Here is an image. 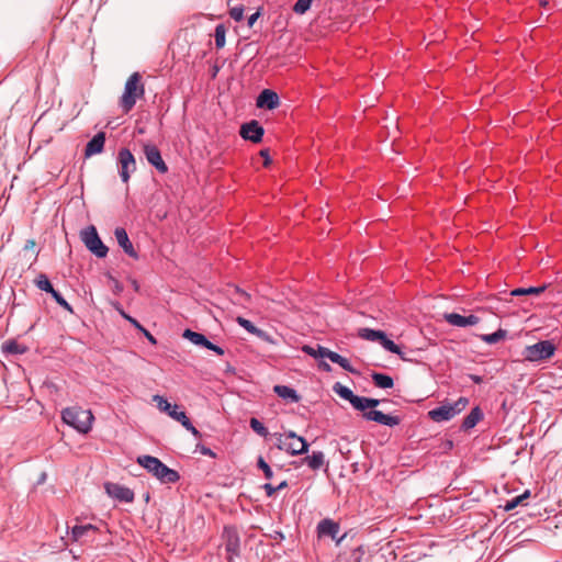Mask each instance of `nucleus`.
Masks as SVG:
<instances>
[{
    "label": "nucleus",
    "mask_w": 562,
    "mask_h": 562,
    "mask_svg": "<svg viewBox=\"0 0 562 562\" xmlns=\"http://www.w3.org/2000/svg\"><path fill=\"white\" fill-rule=\"evenodd\" d=\"M196 450L200 451L201 454H203V456H207V457H211V458H215L216 457L215 452L212 449H210L209 447H205L203 445H200V443L196 445Z\"/></svg>",
    "instance_id": "obj_45"
},
{
    "label": "nucleus",
    "mask_w": 562,
    "mask_h": 562,
    "mask_svg": "<svg viewBox=\"0 0 562 562\" xmlns=\"http://www.w3.org/2000/svg\"><path fill=\"white\" fill-rule=\"evenodd\" d=\"M381 403L380 400L371 398V397H364L356 395L355 398L351 402V406L362 412V417L367 420L375 422L380 425L394 427L400 425L401 418L398 416H392L384 414L381 411L373 409Z\"/></svg>",
    "instance_id": "obj_1"
},
{
    "label": "nucleus",
    "mask_w": 562,
    "mask_h": 562,
    "mask_svg": "<svg viewBox=\"0 0 562 562\" xmlns=\"http://www.w3.org/2000/svg\"><path fill=\"white\" fill-rule=\"evenodd\" d=\"M26 350L25 346L19 344L14 339H9L2 344V351L8 355H23Z\"/></svg>",
    "instance_id": "obj_26"
},
{
    "label": "nucleus",
    "mask_w": 562,
    "mask_h": 562,
    "mask_svg": "<svg viewBox=\"0 0 562 562\" xmlns=\"http://www.w3.org/2000/svg\"><path fill=\"white\" fill-rule=\"evenodd\" d=\"M115 239L123 251L134 259H138V254L134 249L132 241L128 238L127 232L123 227H116L114 231Z\"/></svg>",
    "instance_id": "obj_17"
},
{
    "label": "nucleus",
    "mask_w": 562,
    "mask_h": 562,
    "mask_svg": "<svg viewBox=\"0 0 562 562\" xmlns=\"http://www.w3.org/2000/svg\"><path fill=\"white\" fill-rule=\"evenodd\" d=\"M302 350L304 353L315 358V359H327L328 358V353H329V349L324 347V346H321V345H316V346H310V345H304L302 347Z\"/></svg>",
    "instance_id": "obj_22"
},
{
    "label": "nucleus",
    "mask_w": 562,
    "mask_h": 562,
    "mask_svg": "<svg viewBox=\"0 0 562 562\" xmlns=\"http://www.w3.org/2000/svg\"><path fill=\"white\" fill-rule=\"evenodd\" d=\"M262 487L266 491V494H267L268 497H272L277 493L276 486H273L270 483L263 484Z\"/></svg>",
    "instance_id": "obj_46"
},
{
    "label": "nucleus",
    "mask_w": 562,
    "mask_h": 562,
    "mask_svg": "<svg viewBox=\"0 0 562 562\" xmlns=\"http://www.w3.org/2000/svg\"><path fill=\"white\" fill-rule=\"evenodd\" d=\"M119 173L124 183L130 180L131 173L136 170V161L128 148H121L117 153Z\"/></svg>",
    "instance_id": "obj_9"
},
{
    "label": "nucleus",
    "mask_w": 562,
    "mask_h": 562,
    "mask_svg": "<svg viewBox=\"0 0 562 562\" xmlns=\"http://www.w3.org/2000/svg\"><path fill=\"white\" fill-rule=\"evenodd\" d=\"M286 438H291L286 447V452L291 456L304 454L308 451V442L305 438L296 435L295 431H286Z\"/></svg>",
    "instance_id": "obj_13"
},
{
    "label": "nucleus",
    "mask_w": 562,
    "mask_h": 562,
    "mask_svg": "<svg viewBox=\"0 0 562 562\" xmlns=\"http://www.w3.org/2000/svg\"><path fill=\"white\" fill-rule=\"evenodd\" d=\"M484 417V414L480 406H475L471 412L463 418L461 424V430L468 431L474 428Z\"/></svg>",
    "instance_id": "obj_20"
},
{
    "label": "nucleus",
    "mask_w": 562,
    "mask_h": 562,
    "mask_svg": "<svg viewBox=\"0 0 562 562\" xmlns=\"http://www.w3.org/2000/svg\"><path fill=\"white\" fill-rule=\"evenodd\" d=\"M142 77L138 72H134L127 79L124 92L120 100V105L125 113L130 112L139 98L145 93L144 86L140 83Z\"/></svg>",
    "instance_id": "obj_4"
},
{
    "label": "nucleus",
    "mask_w": 562,
    "mask_h": 562,
    "mask_svg": "<svg viewBox=\"0 0 562 562\" xmlns=\"http://www.w3.org/2000/svg\"><path fill=\"white\" fill-rule=\"evenodd\" d=\"M257 106L260 109L273 110L279 106L280 98L271 89H263L257 97Z\"/></svg>",
    "instance_id": "obj_16"
},
{
    "label": "nucleus",
    "mask_w": 562,
    "mask_h": 562,
    "mask_svg": "<svg viewBox=\"0 0 562 562\" xmlns=\"http://www.w3.org/2000/svg\"><path fill=\"white\" fill-rule=\"evenodd\" d=\"M63 422L80 434H88L92 428L94 416L90 409L79 406L66 407L61 411Z\"/></svg>",
    "instance_id": "obj_3"
},
{
    "label": "nucleus",
    "mask_w": 562,
    "mask_h": 562,
    "mask_svg": "<svg viewBox=\"0 0 562 562\" xmlns=\"http://www.w3.org/2000/svg\"><path fill=\"white\" fill-rule=\"evenodd\" d=\"M105 144V133L99 132L97 133L86 145L85 156L91 157L93 155L100 154L103 151Z\"/></svg>",
    "instance_id": "obj_19"
},
{
    "label": "nucleus",
    "mask_w": 562,
    "mask_h": 562,
    "mask_svg": "<svg viewBox=\"0 0 562 562\" xmlns=\"http://www.w3.org/2000/svg\"><path fill=\"white\" fill-rule=\"evenodd\" d=\"M137 463L161 483L173 484L180 480V474L176 470L170 469L156 457L148 454L139 456Z\"/></svg>",
    "instance_id": "obj_2"
},
{
    "label": "nucleus",
    "mask_w": 562,
    "mask_h": 562,
    "mask_svg": "<svg viewBox=\"0 0 562 562\" xmlns=\"http://www.w3.org/2000/svg\"><path fill=\"white\" fill-rule=\"evenodd\" d=\"M35 285L50 295L56 291L46 274L40 273L34 280Z\"/></svg>",
    "instance_id": "obj_33"
},
{
    "label": "nucleus",
    "mask_w": 562,
    "mask_h": 562,
    "mask_svg": "<svg viewBox=\"0 0 562 562\" xmlns=\"http://www.w3.org/2000/svg\"><path fill=\"white\" fill-rule=\"evenodd\" d=\"M445 318L446 321L452 325V326H456V327H469V326H474L479 323V317L471 314V315H468V316H463L461 314H458V313H450V314H446L445 315Z\"/></svg>",
    "instance_id": "obj_18"
},
{
    "label": "nucleus",
    "mask_w": 562,
    "mask_h": 562,
    "mask_svg": "<svg viewBox=\"0 0 562 562\" xmlns=\"http://www.w3.org/2000/svg\"><path fill=\"white\" fill-rule=\"evenodd\" d=\"M182 337L188 339L195 346L205 348L207 350L214 351L217 356H223L225 353L224 349L212 341H210L205 335L193 331L192 329H184Z\"/></svg>",
    "instance_id": "obj_10"
},
{
    "label": "nucleus",
    "mask_w": 562,
    "mask_h": 562,
    "mask_svg": "<svg viewBox=\"0 0 562 562\" xmlns=\"http://www.w3.org/2000/svg\"><path fill=\"white\" fill-rule=\"evenodd\" d=\"M144 155L147 161L154 166L160 173H166L168 171V167L164 161L160 150L157 146L151 144L144 145Z\"/></svg>",
    "instance_id": "obj_12"
},
{
    "label": "nucleus",
    "mask_w": 562,
    "mask_h": 562,
    "mask_svg": "<svg viewBox=\"0 0 562 562\" xmlns=\"http://www.w3.org/2000/svg\"><path fill=\"white\" fill-rule=\"evenodd\" d=\"M105 490L111 497L120 502L132 503L134 499V492L131 488L123 486L121 484L106 483Z\"/></svg>",
    "instance_id": "obj_14"
},
{
    "label": "nucleus",
    "mask_w": 562,
    "mask_h": 562,
    "mask_svg": "<svg viewBox=\"0 0 562 562\" xmlns=\"http://www.w3.org/2000/svg\"><path fill=\"white\" fill-rule=\"evenodd\" d=\"M225 549L232 555H238L239 554V537L237 536L236 532H228L227 533Z\"/></svg>",
    "instance_id": "obj_27"
},
{
    "label": "nucleus",
    "mask_w": 562,
    "mask_h": 562,
    "mask_svg": "<svg viewBox=\"0 0 562 562\" xmlns=\"http://www.w3.org/2000/svg\"><path fill=\"white\" fill-rule=\"evenodd\" d=\"M371 379L373 384L380 389H391L394 385L393 378L381 372H372Z\"/></svg>",
    "instance_id": "obj_23"
},
{
    "label": "nucleus",
    "mask_w": 562,
    "mask_h": 562,
    "mask_svg": "<svg viewBox=\"0 0 562 562\" xmlns=\"http://www.w3.org/2000/svg\"><path fill=\"white\" fill-rule=\"evenodd\" d=\"M238 324L250 334H258L260 330L249 321L243 317L237 318Z\"/></svg>",
    "instance_id": "obj_42"
},
{
    "label": "nucleus",
    "mask_w": 562,
    "mask_h": 562,
    "mask_svg": "<svg viewBox=\"0 0 562 562\" xmlns=\"http://www.w3.org/2000/svg\"><path fill=\"white\" fill-rule=\"evenodd\" d=\"M286 487H288V482H286L285 480H283L282 482H280V483L276 486V490H277V492H279V491H282V490H284V488H286Z\"/></svg>",
    "instance_id": "obj_53"
},
{
    "label": "nucleus",
    "mask_w": 562,
    "mask_h": 562,
    "mask_svg": "<svg viewBox=\"0 0 562 562\" xmlns=\"http://www.w3.org/2000/svg\"><path fill=\"white\" fill-rule=\"evenodd\" d=\"M260 16V12L259 11H256L255 13H252L248 20H247V25L249 27H252L254 24L256 23V21L258 20V18Z\"/></svg>",
    "instance_id": "obj_47"
},
{
    "label": "nucleus",
    "mask_w": 562,
    "mask_h": 562,
    "mask_svg": "<svg viewBox=\"0 0 562 562\" xmlns=\"http://www.w3.org/2000/svg\"><path fill=\"white\" fill-rule=\"evenodd\" d=\"M53 299L55 300V302L61 306L64 310L72 313V307L71 305L64 299V296L58 292V291H55L53 294H52Z\"/></svg>",
    "instance_id": "obj_41"
},
{
    "label": "nucleus",
    "mask_w": 562,
    "mask_h": 562,
    "mask_svg": "<svg viewBox=\"0 0 562 562\" xmlns=\"http://www.w3.org/2000/svg\"><path fill=\"white\" fill-rule=\"evenodd\" d=\"M384 331L379 329H372V328H360L358 331V336L364 340L369 341H380V338Z\"/></svg>",
    "instance_id": "obj_29"
},
{
    "label": "nucleus",
    "mask_w": 562,
    "mask_h": 562,
    "mask_svg": "<svg viewBox=\"0 0 562 562\" xmlns=\"http://www.w3.org/2000/svg\"><path fill=\"white\" fill-rule=\"evenodd\" d=\"M331 362L334 363H337L339 364L344 370L352 373V374H358L359 372L351 366L350 361L340 356L339 353L335 352V351H329L328 353V358Z\"/></svg>",
    "instance_id": "obj_24"
},
{
    "label": "nucleus",
    "mask_w": 562,
    "mask_h": 562,
    "mask_svg": "<svg viewBox=\"0 0 562 562\" xmlns=\"http://www.w3.org/2000/svg\"><path fill=\"white\" fill-rule=\"evenodd\" d=\"M303 462L306 463L312 470L316 471L324 465L325 456L322 451H313L311 456H306L303 459Z\"/></svg>",
    "instance_id": "obj_25"
},
{
    "label": "nucleus",
    "mask_w": 562,
    "mask_h": 562,
    "mask_svg": "<svg viewBox=\"0 0 562 562\" xmlns=\"http://www.w3.org/2000/svg\"><path fill=\"white\" fill-rule=\"evenodd\" d=\"M333 391L342 400L348 401L350 404L356 396V394L348 386L342 385L340 382H336L334 384Z\"/></svg>",
    "instance_id": "obj_30"
},
{
    "label": "nucleus",
    "mask_w": 562,
    "mask_h": 562,
    "mask_svg": "<svg viewBox=\"0 0 562 562\" xmlns=\"http://www.w3.org/2000/svg\"><path fill=\"white\" fill-rule=\"evenodd\" d=\"M530 496V491L526 490L522 494L508 499L504 505V509L506 512L515 509L517 506L521 505L527 498Z\"/></svg>",
    "instance_id": "obj_34"
},
{
    "label": "nucleus",
    "mask_w": 562,
    "mask_h": 562,
    "mask_svg": "<svg viewBox=\"0 0 562 562\" xmlns=\"http://www.w3.org/2000/svg\"><path fill=\"white\" fill-rule=\"evenodd\" d=\"M469 378L475 384H481L483 382V378L481 375L470 374Z\"/></svg>",
    "instance_id": "obj_51"
},
{
    "label": "nucleus",
    "mask_w": 562,
    "mask_h": 562,
    "mask_svg": "<svg viewBox=\"0 0 562 562\" xmlns=\"http://www.w3.org/2000/svg\"><path fill=\"white\" fill-rule=\"evenodd\" d=\"M116 310L120 313V315L124 319H126L132 326H134L138 330H144V326L136 318L128 315L122 307L117 306Z\"/></svg>",
    "instance_id": "obj_40"
},
{
    "label": "nucleus",
    "mask_w": 562,
    "mask_h": 562,
    "mask_svg": "<svg viewBox=\"0 0 562 562\" xmlns=\"http://www.w3.org/2000/svg\"><path fill=\"white\" fill-rule=\"evenodd\" d=\"M239 134L245 140H250L257 144L262 140L265 130L258 121L251 120L241 124Z\"/></svg>",
    "instance_id": "obj_11"
},
{
    "label": "nucleus",
    "mask_w": 562,
    "mask_h": 562,
    "mask_svg": "<svg viewBox=\"0 0 562 562\" xmlns=\"http://www.w3.org/2000/svg\"><path fill=\"white\" fill-rule=\"evenodd\" d=\"M144 334V336L148 339V341L153 345L157 344L156 338L144 327V330H139Z\"/></svg>",
    "instance_id": "obj_48"
},
{
    "label": "nucleus",
    "mask_w": 562,
    "mask_h": 562,
    "mask_svg": "<svg viewBox=\"0 0 562 562\" xmlns=\"http://www.w3.org/2000/svg\"><path fill=\"white\" fill-rule=\"evenodd\" d=\"M507 335V331L505 329H497L496 331L492 334L482 335V340L488 345H494L504 339Z\"/></svg>",
    "instance_id": "obj_35"
},
{
    "label": "nucleus",
    "mask_w": 562,
    "mask_h": 562,
    "mask_svg": "<svg viewBox=\"0 0 562 562\" xmlns=\"http://www.w3.org/2000/svg\"><path fill=\"white\" fill-rule=\"evenodd\" d=\"M81 239L88 250L98 258H104L108 255L109 248L103 244L93 225L88 226L81 232Z\"/></svg>",
    "instance_id": "obj_8"
},
{
    "label": "nucleus",
    "mask_w": 562,
    "mask_h": 562,
    "mask_svg": "<svg viewBox=\"0 0 562 562\" xmlns=\"http://www.w3.org/2000/svg\"><path fill=\"white\" fill-rule=\"evenodd\" d=\"M97 528L91 525H76L71 529V538L74 541H79L81 538H83L89 531L95 530Z\"/></svg>",
    "instance_id": "obj_31"
},
{
    "label": "nucleus",
    "mask_w": 562,
    "mask_h": 562,
    "mask_svg": "<svg viewBox=\"0 0 562 562\" xmlns=\"http://www.w3.org/2000/svg\"><path fill=\"white\" fill-rule=\"evenodd\" d=\"M229 16L234 21L240 22L244 19V8L241 5L232 8L229 10Z\"/></svg>",
    "instance_id": "obj_44"
},
{
    "label": "nucleus",
    "mask_w": 562,
    "mask_h": 562,
    "mask_svg": "<svg viewBox=\"0 0 562 562\" xmlns=\"http://www.w3.org/2000/svg\"><path fill=\"white\" fill-rule=\"evenodd\" d=\"M260 155L265 158V166H268L271 162L268 150L267 149H262L260 151Z\"/></svg>",
    "instance_id": "obj_50"
},
{
    "label": "nucleus",
    "mask_w": 562,
    "mask_h": 562,
    "mask_svg": "<svg viewBox=\"0 0 562 562\" xmlns=\"http://www.w3.org/2000/svg\"><path fill=\"white\" fill-rule=\"evenodd\" d=\"M225 35H226V31H225L224 25L218 24L215 27V32H214L215 45L217 48H222L225 45Z\"/></svg>",
    "instance_id": "obj_38"
},
{
    "label": "nucleus",
    "mask_w": 562,
    "mask_h": 562,
    "mask_svg": "<svg viewBox=\"0 0 562 562\" xmlns=\"http://www.w3.org/2000/svg\"><path fill=\"white\" fill-rule=\"evenodd\" d=\"M250 428L261 437L268 436L267 427L257 418L252 417L249 420Z\"/></svg>",
    "instance_id": "obj_36"
},
{
    "label": "nucleus",
    "mask_w": 562,
    "mask_h": 562,
    "mask_svg": "<svg viewBox=\"0 0 562 562\" xmlns=\"http://www.w3.org/2000/svg\"><path fill=\"white\" fill-rule=\"evenodd\" d=\"M557 347L551 340H540L533 345L526 346L522 356L526 361L541 362L552 358Z\"/></svg>",
    "instance_id": "obj_7"
},
{
    "label": "nucleus",
    "mask_w": 562,
    "mask_h": 562,
    "mask_svg": "<svg viewBox=\"0 0 562 562\" xmlns=\"http://www.w3.org/2000/svg\"><path fill=\"white\" fill-rule=\"evenodd\" d=\"M318 367H319L321 370H323L325 372H330L331 371V367L326 361H321L318 363Z\"/></svg>",
    "instance_id": "obj_49"
},
{
    "label": "nucleus",
    "mask_w": 562,
    "mask_h": 562,
    "mask_svg": "<svg viewBox=\"0 0 562 562\" xmlns=\"http://www.w3.org/2000/svg\"><path fill=\"white\" fill-rule=\"evenodd\" d=\"M154 401L157 403V406L161 412L167 413L171 418L179 422L194 437H201V432L193 426L186 412L179 411V406L177 404H170L164 396L160 395H155Z\"/></svg>",
    "instance_id": "obj_5"
},
{
    "label": "nucleus",
    "mask_w": 562,
    "mask_h": 562,
    "mask_svg": "<svg viewBox=\"0 0 562 562\" xmlns=\"http://www.w3.org/2000/svg\"><path fill=\"white\" fill-rule=\"evenodd\" d=\"M35 247V241L32 239L26 240L23 250L26 251L29 249H33Z\"/></svg>",
    "instance_id": "obj_52"
},
{
    "label": "nucleus",
    "mask_w": 562,
    "mask_h": 562,
    "mask_svg": "<svg viewBox=\"0 0 562 562\" xmlns=\"http://www.w3.org/2000/svg\"><path fill=\"white\" fill-rule=\"evenodd\" d=\"M273 391L283 400H289L292 403H297L300 401L297 392L288 385H274Z\"/></svg>",
    "instance_id": "obj_21"
},
{
    "label": "nucleus",
    "mask_w": 562,
    "mask_h": 562,
    "mask_svg": "<svg viewBox=\"0 0 562 562\" xmlns=\"http://www.w3.org/2000/svg\"><path fill=\"white\" fill-rule=\"evenodd\" d=\"M314 0H297L293 5V11L296 14L303 15L310 9Z\"/></svg>",
    "instance_id": "obj_37"
},
{
    "label": "nucleus",
    "mask_w": 562,
    "mask_h": 562,
    "mask_svg": "<svg viewBox=\"0 0 562 562\" xmlns=\"http://www.w3.org/2000/svg\"><path fill=\"white\" fill-rule=\"evenodd\" d=\"M546 285L541 286H529V288H516L510 292L512 296H522V295H539L544 292Z\"/></svg>",
    "instance_id": "obj_28"
},
{
    "label": "nucleus",
    "mask_w": 562,
    "mask_h": 562,
    "mask_svg": "<svg viewBox=\"0 0 562 562\" xmlns=\"http://www.w3.org/2000/svg\"><path fill=\"white\" fill-rule=\"evenodd\" d=\"M379 344L389 352L401 356L402 350L398 345L391 340L385 333L382 334Z\"/></svg>",
    "instance_id": "obj_32"
},
{
    "label": "nucleus",
    "mask_w": 562,
    "mask_h": 562,
    "mask_svg": "<svg viewBox=\"0 0 562 562\" xmlns=\"http://www.w3.org/2000/svg\"><path fill=\"white\" fill-rule=\"evenodd\" d=\"M339 529H340L339 524L329 518H325V519L321 520L317 525V532L321 537L322 536L330 537L337 543H340L344 539V536L338 538Z\"/></svg>",
    "instance_id": "obj_15"
},
{
    "label": "nucleus",
    "mask_w": 562,
    "mask_h": 562,
    "mask_svg": "<svg viewBox=\"0 0 562 562\" xmlns=\"http://www.w3.org/2000/svg\"><path fill=\"white\" fill-rule=\"evenodd\" d=\"M274 436L277 438V443H276L277 448L279 450H284L286 452V447H288L289 440L291 438H286V432H284L283 435L276 434Z\"/></svg>",
    "instance_id": "obj_43"
},
{
    "label": "nucleus",
    "mask_w": 562,
    "mask_h": 562,
    "mask_svg": "<svg viewBox=\"0 0 562 562\" xmlns=\"http://www.w3.org/2000/svg\"><path fill=\"white\" fill-rule=\"evenodd\" d=\"M257 467L263 472V475L267 480H271L273 477V471L271 467L265 461L262 457L258 458Z\"/></svg>",
    "instance_id": "obj_39"
},
{
    "label": "nucleus",
    "mask_w": 562,
    "mask_h": 562,
    "mask_svg": "<svg viewBox=\"0 0 562 562\" xmlns=\"http://www.w3.org/2000/svg\"><path fill=\"white\" fill-rule=\"evenodd\" d=\"M468 397H459L456 402H446L428 412V416L436 423L448 422L459 415L469 405Z\"/></svg>",
    "instance_id": "obj_6"
}]
</instances>
